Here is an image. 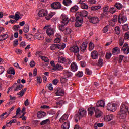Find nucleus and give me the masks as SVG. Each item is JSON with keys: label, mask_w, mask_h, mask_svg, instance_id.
<instances>
[{"label": "nucleus", "mask_w": 129, "mask_h": 129, "mask_svg": "<svg viewBox=\"0 0 129 129\" xmlns=\"http://www.w3.org/2000/svg\"><path fill=\"white\" fill-rule=\"evenodd\" d=\"M56 15L55 12H50L48 14V11L46 9H42L38 13L39 17H45L46 20H49Z\"/></svg>", "instance_id": "obj_1"}, {"label": "nucleus", "mask_w": 129, "mask_h": 129, "mask_svg": "<svg viewBox=\"0 0 129 129\" xmlns=\"http://www.w3.org/2000/svg\"><path fill=\"white\" fill-rule=\"evenodd\" d=\"M44 30H46V34L47 36H49V37H51V36L54 35L55 34V30L54 29L52 28V26L49 24H47L45 25V26L44 27Z\"/></svg>", "instance_id": "obj_2"}, {"label": "nucleus", "mask_w": 129, "mask_h": 129, "mask_svg": "<svg viewBox=\"0 0 129 129\" xmlns=\"http://www.w3.org/2000/svg\"><path fill=\"white\" fill-rule=\"evenodd\" d=\"M86 115V110H84V109L81 108L79 110L78 114L76 115V117H78L79 119L80 118H82V117H84Z\"/></svg>", "instance_id": "obj_3"}, {"label": "nucleus", "mask_w": 129, "mask_h": 129, "mask_svg": "<svg viewBox=\"0 0 129 129\" xmlns=\"http://www.w3.org/2000/svg\"><path fill=\"white\" fill-rule=\"evenodd\" d=\"M106 108L108 111H112V112H114L116 110V107H115V105L113 103H109L107 105Z\"/></svg>", "instance_id": "obj_4"}, {"label": "nucleus", "mask_w": 129, "mask_h": 129, "mask_svg": "<svg viewBox=\"0 0 129 129\" xmlns=\"http://www.w3.org/2000/svg\"><path fill=\"white\" fill-rule=\"evenodd\" d=\"M83 19L82 17L79 16H76V23L75 24V27H80L82 25Z\"/></svg>", "instance_id": "obj_5"}, {"label": "nucleus", "mask_w": 129, "mask_h": 129, "mask_svg": "<svg viewBox=\"0 0 129 129\" xmlns=\"http://www.w3.org/2000/svg\"><path fill=\"white\" fill-rule=\"evenodd\" d=\"M38 33H36L34 35L35 39H37V40H44L45 37L44 35L42 34V31L41 30H38Z\"/></svg>", "instance_id": "obj_6"}, {"label": "nucleus", "mask_w": 129, "mask_h": 129, "mask_svg": "<svg viewBox=\"0 0 129 129\" xmlns=\"http://www.w3.org/2000/svg\"><path fill=\"white\" fill-rule=\"evenodd\" d=\"M127 21V18L122 14H120L118 19V22L119 24H124Z\"/></svg>", "instance_id": "obj_7"}, {"label": "nucleus", "mask_w": 129, "mask_h": 129, "mask_svg": "<svg viewBox=\"0 0 129 129\" xmlns=\"http://www.w3.org/2000/svg\"><path fill=\"white\" fill-rule=\"evenodd\" d=\"M60 22L63 25H67L69 23L68 17L65 14H62L60 16Z\"/></svg>", "instance_id": "obj_8"}, {"label": "nucleus", "mask_w": 129, "mask_h": 129, "mask_svg": "<svg viewBox=\"0 0 129 129\" xmlns=\"http://www.w3.org/2000/svg\"><path fill=\"white\" fill-rule=\"evenodd\" d=\"M62 7V5L61 3L58 2H56L51 4V8L53 9V10H59L61 9Z\"/></svg>", "instance_id": "obj_9"}, {"label": "nucleus", "mask_w": 129, "mask_h": 129, "mask_svg": "<svg viewBox=\"0 0 129 129\" xmlns=\"http://www.w3.org/2000/svg\"><path fill=\"white\" fill-rule=\"evenodd\" d=\"M127 115V113L125 112H122L121 111H119L118 112V116L121 119H125V118H126Z\"/></svg>", "instance_id": "obj_10"}, {"label": "nucleus", "mask_w": 129, "mask_h": 129, "mask_svg": "<svg viewBox=\"0 0 129 129\" xmlns=\"http://www.w3.org/2000/svg\"><path fill=\"white\" fill-rule=\"evenodd\" d=\"M76 15L77 17H81L82 18V17H87V15H88V12L85 10H83L80 12H77Z\"/></svg>", "instance_id": "obj_11"}, {"label": "nucleus", "mask_w": 129, "mask_h": 129, "mask_svg": "<svg viewBox=\"0 0 129 129\" xmlns=\"http://www.w3.org/2000/svg\"><path fill=\"white\" fill-rule=\"evenodd\" d=\"M71 70L73 71V72H75V71H77L78 70V66L77 63L75 62H73L71 64Z\"/></svg>", "instance_id": "obj_12"}, {"label": "nucleus", "mask_w": 129, "mask_h": 129, "mask_svg": "<svg viewBox=\"0 0 129 129\" xmlns=\"http://www.w3.org/2000/svg\"><path fill=\"white\" fill-rule=\"evenodd\" d=\"M96 108H97L96 106L89 107L88 109V114H89L90 116H92V114L94 113V111L95 112V111L96 110Z\"/></svg>", "instance_id": "obj_13"}, {"label": "nucleus", "mask_w": 129, "mask_h": 129, "mask_svg": "<svg viewBox=\"0 0 129 129\" xmlns=\"http://www.w3.org/2000/svg\"><path fill=\"white\" fill-rule=\"evenodd\" d=\"M70 51L74 53V54H78L79 53V48L77 46H74L70 48Z\"/></svg>", "instance_id": "obj_14"}, {"label": "nucleus", "mask_w": 129, "mask_h": 129, "mask_svg": "<svg viewBox=\"0 0 129 129\" xmlns=\"http://www.w3.org/2000/svg\"><path fill=\"white\" fill-rule=\"evenodd\" d=\"M120 111L127 113V111H128V107L127 106L125 105V104H123L120 107Z\"/></svg>", "instance_id": "obj_15"}, {"label": "nucleus", "mask_w": 129, "mask_h": 129, "mask_svg": "<svg viewBox=\"0 0 129 129\" xmlns=\"http://www.w3.org/2000/svg\"><path fill=\"white\" fill-rule=\"evenodd\" d=\"M65 94V93L64 92V90L62 89L61 88H58L56 92V95L57 96H63Z\"/></svg>", "instance_id": "obj_16"}, {"label": "nucleus", "mask_w": 129, "mask_h": 129, "mask_svg": "<svg viewBox=\"0 0 129 129\" xmlns=\"http://www.w3.org/2000/svg\"><path fill=\"white\" fill-rule=\"evenodd\" d=\"M89 22L90 23H92V24H97L99 22V20L98 19V18L96 17H91L89 20Z\"/></svg>", "instance_id": "obj_17"}, {"label": "nucleus", "mask_w": 129, "mask_h": 129, "mask_svg": "<svg viewBox=\"0 0 129 129\" xmlns=\"http://www.w3.org/2000/svg\"><path fill=\"white\" fill-rule=\"evenodd\" d=\"M120 53V49L118 47H116L114 48L112 50V54L113 55H118Z\"/></svg>", "instance_id": "obj_18"}, {"label": "nucleus", "mask_w": 129, "mask_h": 129, "mask_svg": "<svg viewBox=\"0 0 129 129\" xmlns=\"http://www.w3.org/2000/svg\"><path fill=\"white\" fill-rule=\"evenodd\" d=\"M96 106L97 107H104V106H105V102L102 100L98 101Z\"/></svg>", "instance_id": "obj_19"}, {"label": "nucleus", "mask_w": 129, "mask_h": 129, "mask_svg": "<svg viewBox=\"0 0 129 129\" xmlns=\"http://www.w3.org/2000/svg\"><path fill=\"white\" fill-rule=\"evenodd\" d=\"M60 81L63 86H64V87H67V85H68V80H67V79L63 77L61 78Z\"/></svg>", "instance_id": "obj_20"}, {"label": "nucleus", "mask_w": 129, "mask_h": 129, "mask_svg": "<svg viewBox=\"0 0 129 129\" xmlns=\"http://www.w3.org/2000/svg\"><path fill=\"white\" fill-rule=\"evenodd\" d=\"M113 119V115L109 114L104 117V121H110V120H112Z\"/></svg>", "instance_id": "obj_21"}, {"label": "nucleus", "mask_w": 129, "mask_h": 129, "mask_svg": "<svg viewBox=\"0 0 129 129\" xmlns=\"http://www.w3.org/2000/svg\"><path fill=\"white\" fill-rule=\"evenodd\" d=\"M63 74L65 77H67V78H68L69 77H72V76H73V74H72L71 72L68 70H64L63 72Z\"/></svg>", "instance_id": "obj_22"}, {"label": "nucleus", "mask_w": 129, "mask_h": 129, "mask_svg": "<svg viewBox=\"0 0 129 129\" xmlns=\"http://www.w3.org/2000/svg\"><path fill=\"white\" fill-rule=\"evenodd\" d=\"M46 116V113L44 111H40L37 113V117L38 118H43Z\"/></svg>", "instance_id": "obj_23"}, {"label": "nucleus", "mask_w": 129, "mask_h": 129, "mask_svg": "<svg viewBox=\"0 0 129 129\" xmlns=\"http://www.w3.org/2000/svg\"><path fill=\"white\" fill-rule=\"evenodd\" d=\"M91 57L93 59H97L98 58V53L97 51L94 50L91 53Z\"/></svg>", "instance_id": "obj_24"}, {"label": "nucleus", "mask_w": 129, "mask_h": 129, "mask_svg": "<svg viewBox=\"0 0 129 129\" xmlns=\"http://www.w3.org/2000/svg\"><path fill=\"white\" fill-rule=\"evenodd\" d=\"M95 116L98 118V117H100L102 115V112L99 110L97 108H96V110L95 112Z\"/></svg>", "instance_id": "obj_25"}, {"label": "nucleus", "mask_w": 129, "mask_h": 129, "mask_svg": "<svg viewBox=\"0 0 129 129\" xmlns=\"http://www.w3.org/2000/svg\"><path fill=\"white\" fill-rule=\"evenodd\" d=\"M69 116L68 115L64 114L63 115L60 119L59 121L60 122H65L66 120L68 119Z\"/></svg>", "instance_id": "obj_26"}, {"label": "nucleus", "mask_w": 129, "mask_h": 129, "mask_svg": "<svg viewBox=\"0 0 129 129\" xmlns=\"http://www.w3.org/2000/svg\"><path fill=\"white\" fill-rule=\"evenodd\" d=\"M86 48H87V43L86 42H83L81 46V51L82 52H85Z\"/></svg>", "instance_id": "obj_27"}, {"label": "nucleus", "mask_w": 129, "mask_h": 129, "mask_svg": "<svg viewBox=\"0 0 129 129\" xmlns=\"http://www.w3.org/2000/svg\"><path fill=\"white\" fill-rule=\"evenodd\" d=\"M62 129H69L70 127V124L69 123V121L65 122L61 126Z\"/></svg>", "instance_id": "obj_28"}, {"label": "nucleus", "mask_w": 129, "mask_h": 129, "mask_svg": "<svg viewBox=\"0 0 129 129\" xmlns=\"http://www.w3.org/2000/svg\"><path fill=\"white\" fill-rule=\"evenodd\" d=\"M7 73L8 74H12L15 75L16 74V71H15V69L14 68H10L7 70Z\"/></svg>", "instance_id": "obj_29"}, {"label": "nucleus", "mask_w": 129, "mask_h": 129, "mask_svg": "<svg viewBox=\"0 0 129 129\" xmlns=\"http://www.w3.org/2000/svg\"><path fill=\"white\" fill-rule=\"evenodd\" d=\"M66 47V45L63 43H60L59 44H57V49H59V50H64Z\"/></svg>", "instance_id": "obj_30"}, {"label": "nucleus", "mask_w": 129, "mask_h": 129, "mask_svg": "<svg viewBox=\"0 0 129 129\" xmlns=\"http://www.w3.org/2000/svg\"><path fill=\"white\" fill-rule=\"evenodd\" d=\"M78 9H79V7H78V6L75 5L74 6L72 7L70 9V12H72L73 13H75V12L78 11Z\"/></svg>", "instance_id": "obj_31"}, {"label": "nucleus", "mask_w": 129, "mask_h": 129, "mask_svg": "<svg viewBox=\"0 0 129 129\" xmlns=\"http://www.w3.org/2000/svg\"><path fill=\"white\" fill-rule=\"evenodd\" d=\"M63 4L64 6L68 7V6H70L72 4V1L71 0H63Z\"/></svg>", "instance_id": "obj_32"}, {"label": "nucleus", "mask_w": 129, "mask_h": 129, "mask_svg": "<svg viewBox=\"0 0 129 129\" xmlns=\"http://www.w3.org/2000/svg\"><path fill=\"white\" fill-rule=\"evenodd\" d=\"M101 8V6L97 5V6H94L91 7V11H96L97 10H99V9Z\"/></svg>", "instance_id": "obj_33"}, {"label": "nucleus", "mask_w": 129, "mask_h": 129, "mask_svg": "<svg viewBox=\"0 0 129 129\" xmlns=\"http://www.w3.org/2000/svg\"><path fill=\"white\" fill-rule=\"evenodd\" d=\"M63 69V66L61 64H57L55 66V68L53 69V70H62Z\"/></svg>", "instance_id": "obj_34"}, {"label": "nucleus", "mask_w": 129, "mask_h": 129, "mask_svg": "<svg viewBox=\"0 0 129 129\" xmlns=\"http://www.w3.org/2000/svg\"><path fill=\"white\" fill-rule=\"evenodd\" d=\"M63 33L65 35H69L71 33V29L69 27H66Z\"/></svg>", "instance_id": "obj_35"}, {"label": "nucleus", "mask_w": 129, "mask_h": 129, "mask_svg": "<svg viewBox=\"0 0 129 129\" xmlns=\"http://www.w3.org/2000/svg\"><path fill=\"white\" fill-rule=\"evenodd\" d=\"M29 31H30V26H29V25H25L23 28L24 33H29Z\"/></svg>", "instance_id": "obj_36"}, {"label": "nucleus", "mask_w": 129, "mask_h": 129, "mask_svg": "<svg viewBox=\"0 0 129 129\" xmlns=\"http://www.w3.org/2000/svg\"><path fill=\"white\" fill-rule=\"evenodd\" d=\"M23 88H24L23 85H17L16 88L14 89V91H18V90H21V89H23Z\"/></svg>", "instance_id": "obj_37"}, {"label": "nucleus", "mask_w": 129, "mask_h": 129, "mask_svg": "<svg viewBox=\"0 0 129 129\" xmlns=\"http://www.w3.org/2000/svg\"><path fill=\"white\" fill-rule=\"evenodd\" d=\"M27 91V88H24L22 89L20 92L17 93V95H19V96H23L24 94H25V92Z\"/></svg>", "instance_id": "obj_38"}, {"label": "nucleus", "mask_w": 129, "mask_h": 129, "mask_svg": "<svg viewBox=\"0 0 129 129\" xmlns=\"http://www.w3.org/2000/svg\"><path fill=\"white\" fill-rule=\"evenodd\" d=\"M115 7L118 10H121V9H122V7H123V6L122 4H121V3H116L115 4Z\"/></svg>", "instance_id": "obj_39"}, {"label": "nucleus", "mask_w": 129, "mask_h": 129, "mask_svg": "<svg viewBox=\"0 0 129 129\" xmlns=\"http://www.w3.org/2000/svg\"><path fill=\"white\" fill-rule=\"evenodd\" d=\"M57 49H58V44H53L50 45V50L52 51L57 50Z\"/></svg>", "instance_id": "obj_40"}, {"label": "nucleus", "mask_w": 129, "mask_h": 129, "mask_svg": "<svg viewBox=\"0 0 129 129\" xmlns=\"http://www.w3.org/2000/svg\"><path fill=\"white\" fill-rule=\"evenodd\" d=\"M41 125H45V124H50V120L49 119L42 121L40 123Z\"/></svg>", "instance_id": "obj_41"}, {"label": "nucleus", "mask_w": 129, "mask_h": 129, "mask_svg": "<svg viewBox=\"0 0 129 129\" xmlns=\"http://www.w3.org/2000/svg\"><path fill=\"white\" fill-rule=\"evenodd\" d=\"M9 35L8 34H3L0 36V41H5V40L8 39Z\"/></svg>", "instance_id": "obj_42"}, {"label": "nucleus", "mask_w": 129, "mask_h": 129, "mask_svg": "<svg viewBox=\"0 0 129 129\" xmlns=\"http://www.w3.org/2000/svg\"><path fill=\"white\" fill-rule=\"evenodd\" d=\"M109 13H110V14H114V13L116 12V8L115 6L111 7L109 9Z\"/></svg>", "instance_id": "obj_43"}, {"label": "nucleus", "mask_w": 129, "mask_h": 129, "mask_svg": "<svg viewBox=\"0 0 129 129\" xmlns=\"http://www.w3.org/2000/svg\"><path fill=\"white\" fill-rule=\"evenodd\" d=\"M65 62H66V59L65 58L63 57L62 56L58 58V63H61L63 64V63H65Z\"/></svg>", "instance_id": "obj_44"}, {"label": "nucleus", "mask_w": 129, "mask_h": 129, "mask_svg": "<svg viewBox=\"0 0 129 129\" xmlns=\"http://www.w3.org/2000/svg\"><path fill=\"white\" fill-rule=\"evenodd\" d=\"M94 49V44L92 42H90L89 44V51H92Z\"/></svg>", "instance_id": "obj_45"}, {"label": "nucleus", "mask_w": 129, "mask_h": 129, "mask_svg": "<svg viewBox=\"0 0 129 129\" xmlns=\"http://www.w3.org/2000/svg\"><path fill=\"white\" fill-rule=\"evenodd\" d=\"M108 6H105L103 8V14L106 15L108 12Z\"/></svg>", "instance_id": "obj_46"}, {"label": "nucleus", "mask_w": 129, "mask_h": 129, "mask_svg": "<svg viewBox=\"0 0 129 129\" xmlns=\"http://www.w3.org/2000/svg\"><path fill=\"white\" fill-rule=\"evenodd\" d=\"M77 77H82L83 76V73L82 71H78L76 74Z\"/></svg>", "instance_id": "obj_47"}, {"label": "nucleus", "mask_w": 129, "mask_h": 129, "mask_svg": "<svg viewBox=\"0 0 129 129\" xmlns=\"http://www.w3.org/2000/svg\"><path fill=\"white\" fill-rule=\"evenodd\" d=\"M62 38V36H59V37H57L54 40V43H59L60 42H61V39Z\"/></svg>", "instance_id": "obj_48"}, {"label": "nucleus", "mask_w": 129, "mask_h": 129, "mask_svg": "<svg viewBox=\"0 0 129 129\" xmlns=\"http://www.w3.org/2000/svg\"><path fill=\"white\" fill-rule=\"evenodd\" d=\"M115 31L117 35H119V34H120V28L118 26L115 27Z\"/></svg>", "instance_id": "obj_49"}, {"label": "nucleus", "mask_w": 129, "mask_h": 129, "mask_svg": "<svg viewBox=\"0 0 129 129\" xmlns=\"http://www.w3.org/2000/svg\"><path fill=\"white\" fill-rule=\"evenodd\" d=\"M98 66H100V67H101L102 65H103V60L101 58H99L98 61Z\"/></svg>", "instance_id": "obj_50"}, {"label": "nucleus", "mask_w": 129, "mask_h": 129, "mask_svg": "<svg viewBox=\"0 0 129 129\" xmlns=\"http://www.w3.org/2000/svg\"><path fill=\"white\" fill-rule=\"evenodd\" d=\"M123 43H124V39L123 38H120L119 39V46H122V45H123Z\"/></svg>", "instance_id": "obj_51"}, {"label": "nucleus", "mask_w": 129, "mask_h": 129, "mask_svg": "<svg viewBox=\"0 0 129 129\" xmlns=\"http://www.w3.org/2000/svg\"><path fill=\"white\" fill-rule=\"evenodd\" d=\"M41 59L43 61H44V62H49V58L46 56H40Z\"/></svg>", "instance_id": "obj_52"}, {"label": "nucleus", "mask_w": 129, "mask_h": 129, "mask_svg": "<svg viewBox=\"0 0 129 129\" xmlns=\"http://www.w3.org/2000/svg\"><path fill=\"white\" fill-rule=\"evenodd\" d=\"M81 9H88V5L84 3L81 4Z\"/></svg>", "instance_id": "obj_53"}, {"label": "nucleus", "mask_w": 129, "mask_h": 129, "mask_svg": "<svg viewBox=\"0 0 129 129\" xmlns=\"http://www.w3.org/2000/svg\"><path fill=\"white\" fill-rule=\"evenodd\" d=\"M128 25L127 24L123 25L122 30H123V31H128Z\"/></svg>", "instance_id": "obj_54"}, {"label": "nucleus", "mask_w": 129, "mask_h": 129, "mask_svg": "<svg viewBox=\"0 0 129 129\" xmlns=\"http://www.w3.org/2000/svg\"><path fill=\"white\" fill-rule=\"evenodd\" d=\"M15 21H18L20 19V15H19V12H16L14 16Z\"/></svg>", "instance_id": "obj_55"}, {"label": "nucleus", "mask_w": 129, "mask_h": 129, "mask_svg": "<svg viewBox=\"0 0 129 129\" xmlns=\"http://www.w3.org/2000/svg\"><path fill=\"white\" fill-rule=\"evenodd\" d=\"M86 74H87V75H91V74H92V72L91 70H89V69L87 68L86 69Z\"/></svg>", "instance_id": "obj_56"}, {"label": "nucleus", "mask_w": 129, "mask_h": 129, "mask_svg": "<svg viewBox=\"0 0 129 129\" xmlns=\"http://www.w3.org/2000/svg\"><path fill=\"white\" fill-rule=\"evenodd\" d=\"M58 28H59V30H60V31H62V32H64L66 28H65V26H64V25H61L59 26Z\"/></svg>", "instance_id": "obj_57"}, {"label": "nucleus", "mask_w": 129, "mask_h": 129, "mask_svg": "<svg viewBox=\"0 0 129 129\" xmlns=\"http://www.w3.org/2000/svg\"><path fill=\"white\" fill-rule=\"evenodd\" d=\"M56 103L57 105H62V104H64V103H67V102L64 100H61L59 102H57Z\"/></svg>", "instance_id": "obj_58"}, {"label": "nucleus", "mask_w": 129, "mask_h": 129, "mask_svg": "<svg viewBox=\"0 0 129 129\" xmlns=\"http://www.w3.org/2000/svg\"><path fill=\"white\" fill-rule=\"evenodd\" d=\"M109 24L110 26L113 27V26H114V25H115V21H113L112 20H111L109 21Z\"/></svg>", "instance_id": "obj_59"}, {"label": "nucleus", "mask_w": 129, "mask_h": 129, "mask_svg": "<svg viewBox=\"0 0 129 129\" xmlns=\"http://www.w3.org/2000/svg\"><path fill=\"white\" fill-rule=\"evenodd\" d=\"M108 28H109V26H105L103 29V33L107 32V31H108Z\"/></svg>", "instance_id": "obj_60"}, {"label": "nucleus", "mask_w": 129, "mask_h": 129, "mask_svg": "<svg viewBox=\"0 0 129 129\" xmlns=\"http://www.w3.org/2000/svg\"><path fill=\"white\" fill-rule=\"evenodd\" d=\"M20 25H15L13 27V30L14 31H18L19 29H20Z\"/></svg>", "instance_id": "obj_61"}, {"label": "nucleus", "mask_w": 129, "mask_h": 129, "mask_svg": "<svg viewBox=\"0 0 129 129\" xmlns=\"http://www.w3.org/2000/svg\"><path fill=\"white\" fill-rule=\"evenodd\" d=\"M123 58H124V56L122 55H119V62L120 63H121L122 62V60H123Z\"/></svg>", "instance_id": "obj_62"}, {"label": "nucleus", "mask_w": 129, "mask_h": 129, "mask_svg": "<svg viewBox=\"0 0 129 129\" xmlns=\"http://www.w3.org/2000/svg\"><path fill=\"white\" fill-rule=\"evenodd\" d=\"M88 3L91 5H93V4H96V1L95 0H88Z\"/></svg>", "instance_id": "obj_63"}, {"label": "nucleus", "mask_w": 129, "mask_h": 129, "mask_svg": "<svg viewBox=\"0 0 129 129\" xmlns=\"http://www.w3.org/2000/svg\"><path fill=\"white\" fill-rule=\"evenodd\" d=\"M125 40H129V32H126L124 35Z\"/></svg>", "instance_id": "obj_64"}]
</instances>
